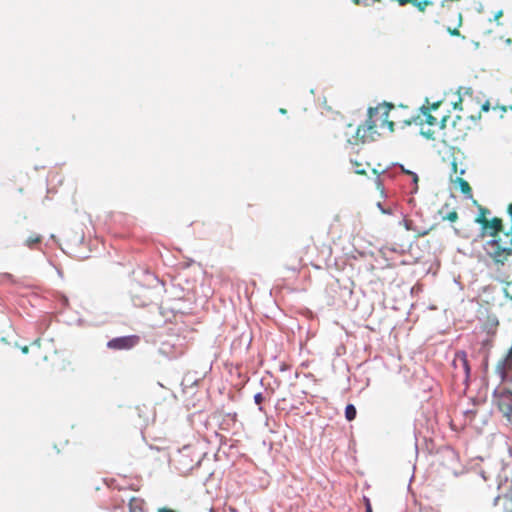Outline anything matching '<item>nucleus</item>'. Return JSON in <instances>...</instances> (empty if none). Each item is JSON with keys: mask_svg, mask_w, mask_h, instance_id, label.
I'll use <instances>...</instances> for the list:
<instances>
[{"mask_svg": "<svg viewBox=\"0 0 512 512\" xmlns=\"http://www.w3.org/2000/svg\"><path fill=\"white\" fill-rule=\"evenodd\" d=\"M451 165H452V170H453V172H454V173H457L458 165H457L456 161H455V160H453V161H452V163H451Z\"/></svg>", "mask_w": 512, "mask_h": 512, "instance_id": "b1692460", "label": "nucleus"}, {"mask_svg": "<svg viewBox=\"0 0 512 512\" xmlns=\"http://www.w3.org/2000/svg\"><path fill=\"white\" fill-rule=\"evenodd\" d=\"M421 112L424 116V122L429 126H438L440 129H445L447 127V121L449 120L448 115H444L438 120L435 116L430 113V109L428 107L422 106Z\"/></svg>", "mask_w": 512, "mask_h": 512, "instance_id": "423d86ee", "label": "nucleus"}, {"mask_svg": "<svg viewBox=\"0 0 512 512\" xmlns=\"http://www.w3.org/2000/svg\"><path fill=\"white\" fill-rule=\"evenodd\" d=\"M409 174H410V175H412V177H413V181H414L415 183H417V181H418V176H417L415 173H412V172H409Z\"/></svg>", "mask_w": 512, "mask_h": 512, "instance_id": "c85d7f7f", "label": "nucleus"}, {"mask_svg": "<svg viewBox=\"0 0 512 512\" xmlns=\"http://www.w3.org/2000/svg\"><path fill=\"white\" fill-rule=\"evenodd\" d=\"M419 12L425 13L427 7L433 6V2L431 0H418L414 5Z\"/></svg>", "mask_w": 512, "mask_h": 512, "instance_id": "4468645a", "label": "nucleus"}, {"mask_svg": "<svg viewBox=\"0 0 512 512\" xmlns=\"http://www.w3.org/2000/svg\"><path fill=\"white\" fill-rule=\"evenodd\" d=\"M380 135L377 120H372L369 116L364 124L354 127L348 124L346 127V142L350 145H359L375 141Z\"/></svg>", "mask_w": 512, "mask_h": 512, "instance_id": "f03ea898", "label": "nucleus"}, {"mask_svg": "<svg viewBox=\"0 0 512 512\" xmlns=\"http://www.w3.org/2000/svg\"><path fill=\"white\" fill-rule=\"evenodd\" d=\"M434 131L428 129L427 131H422V135H424L427 139H434Z\"/></svg>", "mask_w": 512, "mask_h": 512, "instance_id": "a211bd4d", "label": "nucleus"}, {"mask_svg": "<svg viewBox=\"0 0 512 512\" xmlns=\"http://www.w3.org/2000/svg\"><path fill=\"white\" fill-rule=\"evenodd\" d=\"M474 204H476L478 206V210H479V213H478L477 217L475 218V222L479 225H482L483 221H481V218L484 220H488L487 216L490 214V210L486 207L478 205L476 200H474Z\"/></svg>", "mask_w": 512, "mask_h": 512, "instance_id": "f8f14e48", "label": "nucleus"}, {"mask_svg": "<svg viewBox=\"0 0 512 512\" xmlns=\"http://www.w3.org/2000/svg\"><path fill=\"white\" fill-rule=\"evenodd\" d=\"M503 16V11L499 10L494 14V21L498 22L499 19Z\"/></svg>", "mask_w": 512, "mask_h": 512, "instance_id": "4be33fe9", "label": "nucleus"}, {"mask_svg": "<svg viewBox=\"0 0 512 512\" xmlns=\"http://www.w3.org/2000/svg\"><path fill=\"white\" fill-rule=\"evenodd\" d=\"M456 17H457L456 27L455 28H451L450 26H447V32L451 36H461V33H460L459 29H458L462 25V22H463V17H462L461 12L456 11Z\"/></svg>", "mask_w": 512, "mask_h": 512, "instance_id": "ddd939ff", "label": "nucleus"}, {"mask_svg": "<svg viewBox=\"0 0 512 512\" xmlns=\"http://www.w3.org/2000/svg\"><path fill=\"white\" fill-rule=\"evenodd\" d=\"M254 401L257 405H261V403L264 401V397H263L262 393L255 394Z\"/></svg>", "mask_w": 512, "mask_h": 512, "instance_id": "f3484780", "label": "nucleus"}, {"mask_svg": "<svg viewBox=\"0 0 512 512\" xmlns=\"http://www.w3.org/2000/svg\"><path fill=\"white\" fill-rule=\"evenodd\" d=\"M355 172H356L357 174H360V175H364V174H366L365 170H363L362 168H359V169L355 170Z\"/></svg>", "mask_w": 512, "mask_h": 512, "instance_id": "bb28decb", "label": "nucleus"}, {"mask_svg": "<svg viewBox=\"0 0 512 512\" xmlns=\"http://www.w3.org/2000/svg\"><path fill=\"white\" fill-rule=\"evenodd\" d=\"M55 355L57 358L56 368L59 371L73 370L70 355L58 352H55Z\"/></svg>", "mask_w": 512, "mask_h": 512, "instance_id": "1a4fd4ad", "label": "nucleus"}, {"mask_svg": "<svg viewBox=\"0 0 512 512\" xmlns=\"http://www.w3.org/2000/svg\"><path fill=\"white\" fill-rule=\"evenodd\" d=\"M510 55L512 56V48L509 50Z\"/></svg>", "mask_w": 512, "mask_h": 512, "instance_id": "f704fd0d", "label": "nucleus"}, {"mask_svg": "<svg viewBox=\"0 0 512 512\" xmlns=\"http://www.w3.org/2000/svg\"><path fill=\"white\" fill-rule=\"evenodd\" d=\"M42 242V236L39 234L30 235L24 242L25 246L29 249H36L37 246Z\"/></svg>", "mask_w": 512, "mask_h": 512, "instance_id": "9b49d317", "label": "nucleus"}, {"mask_svg": "<svg viewBox=\"0 0 512 512\" xmlns=\"http://www.w3.org/2000/svg\"><path fill=\"white\" fill-rule=\"evenodd\" d=\"M489 109H490V103L488 101H486L485 103L482 104L480 111L488 112Z\"/></svg>", "mask_w": 512, "mask_h": 512, "instance_id": "412c9836", "label": "nucleus"}, {"mask_svg": "<svg viewBox=\"0 0 512 512\" xmlns=\"http://www.w3.org/2000/svg\"><path fill=\"white\" fill-rule=\"evenodd\" d=\"M453 364L456 367L458 364L462 367L466 378H468L470 376V365H469V361L467 359V354L465 351H458L455 354Z\"/></svg>", "mask_w": 512, "mask_h": 512, "instance_id": "6e6552de", "label": "nucleus"}, {"mask_svg": "<svg viewBox=\"0 0 512 512\" xmlns=\"http://www.w3.org/2000/svg\"><path fill=\"white\" fill-rule=\"evenodd\" d=\"M509 108H510V110H512V105Z\"/></svg>", "mask_w": 512, "mask_h": 512, "instance_id": "c9c22d12", "label": "nucleus"}, {"mask_svg": "<svg viewBox=\"0 0 512 512\" xmlns=\"http://www.w3.org/2000/svg\"><path fill=\"white\" fill-rule=\"evenodd\" d=\"M159 512H175V511L168 509V508H161V509H159Z\"/></svg>", "mask_w": 512, "mask_h": 512, "instance_id": "7c9ffc66", "label": "nucleus"}, {"mask_svg": "<svg viewBox=\"0 0 512 512\" xmlns=\"http://www.w3.org/2000/svg\"><path fill=\"white\" fill-rule=\"evenodd\" d=\"M417 1L418 0H397L400 6H404L406 4H412L414 6Z\"/></svg>", "mask_w": 512, "mask_h": 512, "instance_id": "6ab92c4d", "label": "nucleus"}, {"mask_svg": "<svg viewBox=\"0 0 512 512\" xmlns=\"http://www.w3.org/2000/svg\"><path fill=\"white\" fill-rule=\"evenodd\" d=\"M363 502H364V504H365V508H366V510H368V507H372V506H371L370 499H369L368 497L364 496V497H363Z\"/></svg>", "mask_w": 512, "mask_h": 512, "instance_id": "5701e85b", "label": "nucleus"}, {"mask_svg": "<svg viewBox=\"0 0 512 512\" xmlns=\"http://www.w3.org/2000/svg\"><path fill=\"white\" fill-rule=\"evenodd\" d=\"M355 172H356L357 174H360V175H364V174H366L365 170H363L362 168H359V169L355 170Z\"/></svg>", "mask_w": 512, "mask_h": 512, "instance_id": "cd10ccee", "label": "nucleus"}, {"mask_svg": "<svg viewBox=\"0 0 512 512\" xmlns=\"http://www.w3.org/2000/svg\"><path fill=\"white\" fill-rule=\"evenodd\" d=\"M504 42H505V44H506L507 46H511V44H512V39H511V38H507V39H505V41H504Z\"/></svg>", "mask_w": 512, "mask_h": 512, "instance_id": "c756f323", "label": "nucleus"}, {"mask_svg": "<svg viewBox=\"0 0 512 512\" xmlns=\"http://www.w3.org/2000/svg\"><path fill=\"white\" fill-rule=\"evenodd\" d=\"M366 512H372V507H368V510Z\"/></svg>", "mask_w": 512, "mask_h": 512, "instance_id": "72a5a7b5", "label": "nucleus"}, {"mask_svg": "<svg viewBox=\"0 0 512 512\" xmlns=\"http://www.w3.org/2000/svg\"><path fill=\"white\" fill-rule=\"evenodd\" d=\"M440 106V102L434 103L431 107H428L430 110H437Z\"/></svg>", "mask_w": 512, "mask_h": 512, "instance_id": "393cba45", "label": "nucleus"}, {"mask_svg": "<svg viewBox=\"0 0 512 512\" xmlns=\"http://www.w3.org/2000/svg\"><path fill=\"white\" fill-rule=\"evenodd\" d=\"M140 341L139 336L137 335H129V336H123V337H117L111 339L107 346L110 349L114 350H129L136 346Z\"/></svg>", "mask_w": 512, "mask_h": 512, "instance_id": "39448f33", "label": "nucleus"}, {"mask_svg": "<svg viewBox=\"0 0 512 512\" xmlns=\"http://www.w3.org/2000/svg\"><path fill=\"white\" fill-rule=\"evenodd\" d=\"M368 116L372 120H377L378 130L387 128L389 132H393L395 129V121L389 119V109L387 107L378 106L370 107L368 109Z\"/></svg>", "mask_w": 512, "mask_h": 512, "instance_id": "7ed1b4c3", "label": "nucleus"}, {"mask_svg": "<svg viewBox=\"0 0 512 512\" xmlns=\"http://www.w3.org/2000/svg\"><path fill=\"white\" fill-rule=\"evenodd\" d=\"M355 5L363 4L361 0H352Z\"/></svg>", "mask_w": 512, "mask_h": 512, "instance_id": "2f4dec72", "label": "nucleus"}, {"mask_svg": "<svg viewBox=\"0 0 512 512\" xmlns=\"http://www.w3.org/2000/svg\"><path fill=\"white\" fill-rule=\"evenodd\" d=\"M356 408L353 404H348L345 408V417L348 421H352L356 417Z\"/></svg>", "mask_w": 512, "mask_h": 512, "instance_id": "2eb2a0df", "label": "nucleus"}, {"mask_svg": "<svg viewBox=\"0 0 512 512\" xmlns=\"http://www.w3.org/2000/svg\"><path fill=\"white\" fill-rule=\"evenodd\" d=\"M454 182L459 185V188L464 195H466L468 198H472V188L465 179H463L461 176H458L455 178Z\"/></svg>", "mask_w": 512, "mask_h": 512, "instance_id": "9d476101", "label": "nucleus"}, {"mask_svg": "<svg viewBox=\"0 0 512 512\" xmlns=\"http://www.w3.org/2000/svg\"><path fill=\"white\" fill-rule=\"evenodd\" d=\"M495 512H512V492L498 495L494 499Z\"/></svg>", "mask_w": 512, "mask_h": 512, "instance_id": "0eeeda50", "label": "nucleus"}, {"mask_svg": "<svg viewBox=\"0 0 512 512\" xmlns=\"http://www.w3.org/2000/svg\"><path fill=\"white\" fill-rule=\"evenodd\" d=\"M464 99L459 97L458 98V101H456L454 104H453V107L454 109H459V110H463L462 108V103H463Z\"/></svg>", "mask_w": 512, "mask_h": 512, "instance_id": "aec40b11", "label": "nucleus"}, {"mask_svg": "<svg viewBox=\"0 0 512 512\" xmlns=\"http://www.w3.org/2000/svg\"><path fill=\"white\" fill-rule=\"evenodd\" d=\"M22 352H23V353H27V352H28V347H27V346H24V347L22 348Z\"/></svg>", "mask_w": 512, "mask_h": 512, "instance_id": "473e14b6", "label": "nucleus"}, {"mask_svg": "<svg viewBox=\"0 0 512 512\" xmlns=\"http://www.w3.org/2000/svg\"><path fill=\"white\" fill-rule=\"evenodd\" d=\"M384 107L389 109V119L390 121H395V126L399 125L404 128L416 121L414 116L406 114L408 110L407 106L400 105L395 107L392 104H385Z\"/></svg>", "mask_w": 512, "mask_h": 512, "instance_id": "20e7f679", "label": "nucleus"}, {"mask_svg": "<svg viewBox=\"0 0 512 512\" xmlns=\"http://www.w3.org/2000/svg\"><path fill=\"white\" fill-rule=\"evenodd\" d=\"M480 225L482 228L481 236H489L491 239L487 245L494 248L492 252H488V256L492 259L494 264L504 266L509 257L512 256V245L509 247L502 246V239L500 233L504 230L503 220L499 217H494L491 220H484Z\"/></svg>", "mask_w": 512, "mask_h": 512, "instance_id": "f257e3e1", "label": "nucleus"}, {"mask_svg": "<svg viewBox=\"0 0 512 512\" xmlns=\"http://www.w3.org/2000/svg\"><path fill=\"white\" fill-rule=\"evenodd\" d=\"M446 219L450 222H455L458 219V213L456 211H451L447 214Z\"/></svg>", "mask_w": 512, "mask_h": 512, "instance_id": "dca6fc26", "label": "nucleus"}, {"mask_svg": "<svg viewBox=\"0 0 512 512\" xmlns=\"http://www.w3.org/2000/svg\"><path fill=\"white\" fill-rule=\"evenodd\" d=\"M507 417H512V405L508 407V412L506 413Z\"/></svg>", "mask_w": 512, "mask_h": 512, "instance_id": "a878e982", "label": "nucleus"}]
</instances>
